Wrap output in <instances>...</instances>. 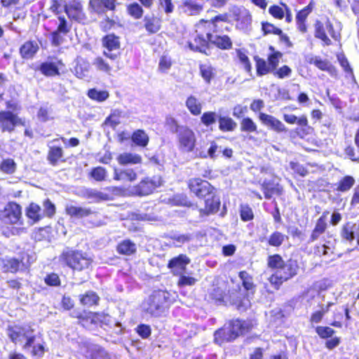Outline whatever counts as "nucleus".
I'll return each mask as SVG.
<instances>
[{
	"label": "nucleus",
	"mask_w": 359,
	"mask_h": 359,
	"mask_svg": "<svg viewBox=\"0 0 359 359\" xmlns=\"http://www.w3.org/2000/svg\"><path fill=\"white\" fill-rule=\"evenodd\" d=\"M91 176L96 181H102L107 176V171L102 167H97L91 171Z\"/></svg>",
	"instance_id": "61"
},
{
	"label": "nucleus",
	"mask_w": 359,
	"mask_h": 359,
	"mask_svg": "<svg viewBox=\"0 0 359 359\" xmlns=\"http://www.w3.org/2000/svg\"><path fill=\"white\" fill-rule=\"evenodd\" d=\"M236 338V334L228 325H225L224 327L215 332V341L219 345L225 341L234 340Z\"/></svg>",
	"instance_id": "21"
},
{
	"label": "nucleus",
	"mask_w": 359,
	"mask_h": 359,
	"mask_svg": "<svg viewBox=\"0 0 359 359\" xmlns=\"http://www.w3.org/2000/svg\"><path fill=\"white\" fill-rule=\"evenodd\" d=\"M228 325L229 326V327H231L232 332L236 334V338L240 334H242L245 330L244 322H242L238 319L231 320V322H229Z\"/></svg>",
	"instance_id": "50"
},
{
	"label": "nucleus",
	"mask_w": 359,
	"mask_h": 359,
	"mask_svg": "<svg viewBox=\"0 0 359 359\" xmlns=\"http://www.w3.org/2000/svg\"><path fill=\"white\" fill-rule=\"evenodd\" d=\"M188 46L190 50L196 52H200L208 55L209 47V41L207 39V34L204 35L201 34L198 30L194 32L189 39Z\"/></svg>",
	"instance_id": "11"
},
{
	"label": "nucleus",
	"mask_w": 359,
	"mask_h": 359,
	"mask_svg": "<svg viewBox=\"0 0 359 359\" xmlns=\"http://www.w3.org/2000/svg\"><path fill=\"white\" fill-rule=\"evenodd\" d=\"M0 220L6 224H22L21 206L15 202H9L0 210Z\"/></svg>",
	"instance_id": "5"
},
{
	"label": "nucleus",
	"mask_w": 359,
	"mask_h": 359,
	"mask_svg": "<svg viewBox=\"0 0 359 359\" xmlns=\"http://www.w3.org/2000/svg\"><path fill=\"white\" fill-rule=\"evenodd\" d=\"M298 269L297 261L289 259L283 266L276 269L269 280L276 289H278L283 282L297 275Z\"/></svg>",
	"instance_id": "3"
},
{
	"label": "nucleus",
	"mask_w": 359,
	"mask_h": 359,
	"mask_svg": "<svg viewBox=\"0 0 359 359\" xmlns=\"http://www.w3.org/2000/svg\"><path fill=\"white\" fill-rule=\"evenodd\" d=\"M256 123L249 117L244 118L241 123V130L244 132H257Z\"/></svg>",
	"instance_id": "53"
},
{
	"label": "nucleus",
	"mask_w": 359,
	"mask_h": 359,
	"mask_svg": "<svg viewBox=\"0 0 359 359\" xmlns=\"http://www.w3.org/2000/svg\"><path fill=\"white\" fill-rule=\"evenodd\" d=\"M39 46L36 41H29L25 42L20 49V53L23 58H32L37 52Z\"/></svg>",
	"instance_id": "31"
},
{
	"label": "nucleus",
	"mask_w": 359,
	"mask_h": 359,
	"mask_svg": "<svg viewBox=\"0 0 359 359\" xmlns=\"http://www.w3.org/2000/svg\"><path fill=\"white\" fill-rule=\"evenodd\" d=\"M65 10L68 17L72 20L80 22L85 18L82 5L79 1H69L65 6Z\"/></svg>",
	"instance_id": "18"
},
{
	"label": "nucleus",
	"mask_w": 359,
	"mask_h": 359,
	"mask_svg": "<svg viewBox=\"0 0 359 359\" xmlns=\"http://www.w3.org/2000/svg\"><path fill=\"white\" fill-rule=\"evenodd\" d=\"M185 104L192 115L198 116L201 114L202 104L195 96H189L186 100Z\"/></svg>",
	"instance_id": "32"
},
{
	"label": "nucleus",
	"mask_w": 359,
	"mask_h": 359,
	"mask_svg": "<svg viewBox=\"0 0 359 359\" xmlns=\"http://www.w3.org/2000/svg\"><path fill=\"white\" fill-rule=\"evenodd\" d=\"M117 252L124 255H131L136 252V245L130 240H124L117 245Z\"/></svg>",
	"instance_id": "36"
},
{
	"label": "nucleus",
	"mask_w": 359,
	"mask_h": 359,
	"mask_svg": "<svg viewBox=\"0 0 359 359\" xmlns=\"http://www.w3.org/2000/svg\"><path fill=\"white\" fill-rule=\"evenodd\" d=\"M315 36L316 37L321 39L325 45H330L331 43V40L327 36L325 27L320 22H317L316 23Z\"/></svg>",
	"instance_id": "47"
},
{
	"label": "nucleus",
	"mask_w": 359,
	"mask_h": 359,
	"mask_svg": "<svg viewBox=\"0 0 359 359\" xmlns=\"http://www.w3.org/2000/svg\"><path fill=\"white\" fill-rule=\"evenodd\" d=\"M165 123L170 132L176 134L178 133V130L181 127V126L177 123L175 118L172 116L166 117Z\"/></svg>",
	"instance_id": "62"
},
{
	"label": "nucleus",
	"mask_w": 359,
	"mask_h": 359,
	"mask_svg": "<svg viewBox=\"0 0 359 359\" xmlns=\"http://www.w3.org/2000/svg\"><path fill=\"white\" fill-rule=\"evenodd\" d=\"M340 234L342 239L349 243L356 238L357 244L359 245V224L353 222L345 223L341 228Z\"/></svg>",
	"instance_id": "16"
},
{
	"label": "nucleus",
	"mask_w": 359,
	"mask_h": 359,
	"mask_svg": "<svg viewBox=\"0 0 359 359\" xmlns=\"http://www.w3.org/2000/svg\"><path fill=\"white\" fill-rule=\"evenodd\" d=\"M39 70L43 74L47 76H52L59 74V70L56 65L53 62H43L39 67Z\"/></svg>",
	"instance_id": "40"
},
{
	"label": "nucleus",
	"mask_w": 359,
	"mask_h": 359,
	"mask_svg": "<svg viewBox=\"0 0 359 359\" xmlns=\"http://www.w3.org/2000/svg\"><path fill=\"white\" fill-rule=\"evenodd\" d=\"M4 269L6 272L15 273L21 265V262L15 258H7L4 259Z\"/></svg>",
	"instance_id": "41"
},
{
	"label": "nucleus",
	"mask_w": 359,
	"mask_h": 359,
	"mask_svg": "<svg viewBox=\"0 0 359 359\" xmlns=\"http://www.w3.org/2000/svg\"><path fill=\"white\" fill-rule=\"evenodd\" d=\"M144 27L149 34H155L161 29V20L152 15H146L144 18Z\"/></svg>",
	"instance_id": "30"
},
{
	"label": "nucleus",
	"mask_w": 359,
	"mask_h": 359,
	"mask_svg": "<svg viewBox=\"0 0 359 359\" xmlns=\"http://www.w3.org/2000/svg\"><path fill=\"white\" fill-rule=\"evenodd\" d=\"M114 179L118 181L133 182L137 179V174L132 168H115Z\"/></svg>",
	"instance_id": "25"
},
{
	"label": "nucleus",
	"mask_w": 359,
	"mask_h": 359,
	"mask_svg": "<svg viewBox=\"0 0 359 359\" xmlns=\"http://www.w3.org/2000/svg\"><path fill=\"white\" fill-rule=\"evenodd\" d=\"M262 190L264 192V197L266 199H271L273 194L280 195L282 194V188L273 182L264 180L262 184Z\"/></svg>",
	"instance_id": "26"
},
{
	"label": "nucleus",
	"mask_w": 359,
	"mask_h": 359,
	"mask_svg": "<svg viewBox=\"0 0 359 359\" xmlns=\"http://www.w3.org/2000/svg\"><path fill=\"white\" fill-rule=\"evenodd\" d=\"M287 236L281 232L275 231L269 236L268 243L273 247H279L283 244Z\"/></svg>",
	"instance_id": "46"
},
{
	"label": "nucleus",
	"mask_w": 359,
	"mask_h": 359,
	"mask_svg": "<svg viewBox=\"0 0 359 359\" xmlns=\"http://www.w3.org/2000/svg\"><path fill=\"white\" fill-rule=\"evenodd\" d=\"M118 191L117 187H109L104 188L103 191H98L94 189H86L83 191V196L93 202H100L102 201H109L113 199V196Z\"/></svg>",
	"instance_id": "8"
},
{
	"label": "nucleus",
	"mask_w": 359,
	"mask_h": 359,
	"mask_svg": "<svg viewBox=\"0 0 359 359\" xmlns=\"http://www.w3.org/2000/svg\"><path fill=\"white\" fill-rule=\"evenodd\" d=\"M122 117V111L118 109H114L111 111L109 116L104 121V125L115 128L118 124L121 123V118Z\"/></svg>",
	"instance_id": "39"
},
{
	"label": "nucleus",
	"mask_w": 359,
	"mask_h": 359,
	"mask_svg": "<svg viewBox=\"0 0 359 359\" xmlns=\"http://www.w3.org/2000/svg\"><path fill=\"white\" fill-rule=\"evenodd\" d=\"M285 263V262L279 255H273L269 256L268 258V266L273 270V272L283 266Z\"/></svg>",
	"instance_id": "54"
},
{
	"label": "nucleus",
	"mask_w": 359,
	"mask_h": 359,
	"mask_svg": "<svg viewBox=\"0 0 359 359\" xmlns=\"http://www.w3.org/2000/svg\"><path fill=\"white\" fill-rule=\"evenodd\" d=\"M236 16V27L242 30H247L250 25H251L252 18L250 12L243 8H238L234 13Z\"/></svg>",
	"instance_id": "20"
},
{
	"label": "nucleus",
	"mask_w": 359,
	"mask_h": 359,
	"mask_svg": "<svg viewBox=\"0 0 359 359\" xmlns=\"http://www.w3.org/2000/svg\"><path fill=\"white\" fill-rule=\"evenodd\" d=\"M189 187L198 198L212 195L214 191V187L208 181L199 178L189 180Z\"/></svg>",
	"instance_id": "10"
},
{
	"label": "nucleus",
	"mask_w": 359,
	"mask_h": 359,
	"mask_svg": "<svg viewBox=\"0 0 359 359\" xmlns=\"http://www.w3.org/2000/svg\"><path fill=\"white\" fill-rule=\"evenodd\" d=\"M93 67L98 72L111 75L114 67L116 71L120 69L118 62L116 61L108 62L106 59L101 56L96 57L92 62Z\"/></svg>",
	"instance_id": "17"
},
{
	"label": "nucleus",
	"mask_w": 359,
	"mask_h": 359,
	"mask_svg": "<svg viewBox=\"0 0 359 359\" xmlns=\"http://www.w3.org/2000/svg\"><path fill=\"white\" fill-rule=\"evenodd\" d=\"M189 263L190 259L186 255L181 254L171 259L168 266L175 274H180L186 269L187 265Z\"/></svg>",
	"instance_id": "19"
},
{
	"label": "nucleus",
	"mask_w": 359,
	"mask_h": 359,
	"mask_svg": "<svg viewBox=\"0 0 359 359\" xmlns=\"http://www.w3.org/2000/svg\"><path fill=\"white\" fill-rule=\"evenodd\" d=\"M117 161L120 165L139 164L142 163L140 155L130 152H123L117 156Z\"/></svg>",
	"instance_id": "27"
},
{
	"label": "nucleus",
	"mask_w": 359,
	"mask_h": 359,
	"mask_svg": "<svg viewBox=\"0 0 359 359\" xmlns=\"http://www.w3.org/2000/svg\"><path fill=\"white\" fill-rule=\"evenodd\" d=\"M306 60L309 64L314 65L316 67L323 71H329L331 68V64L327 60H323L319 56L308 55Z\"/></svg>",
	"instance_id": "33"
},
{
	"label": "nucleus",
	"mask_w": 359,
	"mask_h": 359,
	"mask_svg": "<svg viewBox=\"0 0 359 359\" xmlns=\"http://www.w3.org/2000/svg\"><path fill=\"white\" fill-rule=\"evenodd\" d=\"M25 214L33 223H36L44 217V212H42L41 208L34 203H31L26 208Z\"/></svg>",
	"instance_id": "24"
},
{
	"label": "nucleus",
	"mask_w": 359,
	"mask_h": 359,
	"mask_svg": "<svg viewBox=\"0 0 359 359\" xmlns=\"http://www.w3.org/2000/svg\"><path fill=\"white\" fill-rule=\"evenodd\" d=\"M255 60L256 62L257 74L258 76H262L267 74L269 72H273V70L271 69V67L269 64H267L265 60L262 59L258 56H255Z\"/></svg>",
	"instance_id": "38"
},
{
	"label": "nucleus",
	"mask_w": 359,
	"mask_h": 359,
	"mask_svg": "<svg viewBox=\"0 0 359 359\" xmlns=\"http://www.w3.org/2000/svg\"><path fill=\"white\" fill-rule=\"evenodd\" d=\"M161 180L159 177L145 178L142 180L136 187H135V193L140 196H147L153 192V191L160 187Z\"/></svg>",
	"instance_id": "13"
},
{
	"label": "nucleus",
	"mask_w": 359,
	"mask_h": 359,
	"mask_svg": "<svg viewBox=\"0 0 359 359\" xmlns=\"http://www.w3.org/2000/svg\"><path fill=\"white\" fill-rule=\"evenodd\" d=\"M103 46L107 49L104 50L103 55L106 58L111 61H116L119 58L120 42L118 37L114 34L107 35L102 40Z\"/></svg>",
	"instance_id": "7"
},
{
	"label": "nucleus",
	"mask_w": 359,
	"mask_h": 359,
	"mask_svg": "<svg viewBox=\"0 0 359 359\" xmlns=\"http://www.w3.org/2000/svg\"><path fill=\"white\" fill-rule=\"evenodd\" d=\"M21 123V119L11 111H0V130L1 133H12Z\"/></svg>",
	"instance_id": "9"
},
{
	"label": "nucleus",
	"mask_w": 359,
	"mask_h": 359,
	"mask_svg": "<svg viewBox=\"0 0 359 359\" xmlns=\"http://www.w3.org/2000/svg\"><path fill=\"white\" fill-rule=\"evenodd\" d=\"M210 196L211 198L205 200V208L200 210L201 215H208L217 212L219 210L220 205L219 200L215 198L213 194Z\"/></svg>",
	"instance_id": "29"
},
{
	"label": "nucleus",
	"mask_w": 359,
	"mask_h": 359,
	"mask_svg": "<svg viewBox=\"0 0 359 359\" xmlns=\"http://www.w3.org/2000/svg\"><path fill=\"white\" fill-rule=\"evenodd\" d=\"M327 213V212H323L322 216L317 220L314 229L311 234L309 243H312L316 241L326 230V215Z\"/></svg>",
	"instance_id": "23"
},
{
	"label": "nucleus",
	"mask_w": 359,
	"mask_h": 359,
	"mask_svg": "<svg viewBox=\"0 0 359 359\" xmlns=\"http://www.w3.org/2000/svg\"><path fill=\"white\" fill-rule=\"evenodd\" d=\"M178 140L179 149L184 152H191L196 146V135L194 132L187 126H181L176 134Z\"/></svg>",
	"instance_id": "6"
},
{
	"label": "nucleus",
	"mask_w": 359,
	"mask_h": 359,
	"mask_svg": "<svg viewBox=\"0 0 359 359\" xmlns=\"http://www.w3.org/2000/svg\"><path fill=\"white\" fill-rule=\"evenodd\" d=\"M81 353L87 359H109L108 353L97 344H84L81 347Z\"/></svg>",
	"instance_id": "12"
},
{
	"label": "nucleus",
	"mask_w": 359,
	"mask_h": 359,
	"mask_svg": "<svg viewBox=\"0 0 359 359\" xmlns=\"http://www.w3.org/2000/svg\"><path fill=\"white\" fill-rule=\"evenodd\" d=\"M90 70V64L83 60L79 59L76 62V65L74 68V72L78 78L86 77Z\"/></svg>",
	"instance_id": "34"
},
{
	"label": "nucleus",
	"mask_w": 359,
	"mask_h": 359,
	"mask_svg": "<svg viewBox=\"0 0 359 359\" xmlns=\"http://www.w3.org/2000/svg\"><path fill=\"white\" fill-rule=\"evenodd\" d=\"M239 278L242 280L243 287L246 290H251L254 288L255 285L252 282V278L248 273L245 271L239 273Z\"/></svg>",
	"instance_id": "56"
},
{
	"label": "nucleus",
	"mask_w": 359,
	"mask_h": 359,
	"mask_svg": "<svg viewBox=\"0 0 359 359\" xmlns=\"http://www.w3.org/2000/svg\"><path fill=\"white\" fill-rule=\"evenodd\" d=\"M100 298L97 294L93 291H88L81 297V303L83 305L90 306L98 303Z\"/></svg>",
	"instance_id": "44"
},
{
	"label": "nucleus",
	"mask_w": 359,
	"mask_h": 359,
	"mask_svg": "<svg viewBox=\"0 0 359 359\" xmlns=\"http://www.w3.org/2000/svg\"><path fill=\"white\" fill-rule=\"evenodd\" d=\"M90 6L97 13H104L107 9L104 0H90Z\"/></svg>",
	"instance_id": "63"
},
{
	"label": "nucleus",
	"mask_w": 359,
	"mask_h": 359,
	"mask_svg": "<svg viewBox=\"0 0 359 359\" xmlns=\"http://www.w3.org/2000/svg\"><path fill=\"white\" fill-rule=\"evenodd\" d=\"M240 216L243 222H248L254 218V213L250 205L242 204L240 206Z\"/></svg>",
	"instance_id": "51"
},
{
	"label": "nucleus",
	"mask_w": 359,
	"mask_h": 359,
	"mask_svg": "<svg viewBox=\"0 0 359 359\" xmlns=\"http://www.w3.org/2000/svg\"><path fill=\"white\" fill-rule=\"evenodd\" d=\"M43 207L42 212H44V217H52L55 215V206L49 199L43 201Z\"/></svg>",
	"instance_id": "58"
},
{
	"label": "nucleus",
	"mask_w": 359,
	"mask_h": 359,
	"mask_svg": "<svg viewBox=\"0 0 359 359\" xmlns=\"http://www.w3.org/2000/svg\"><path fill=\"white\" fill-rule=\"evenodd\" d=\"M60 260L71 269L77 271L88 269L92 263V259L86 253L69 249L63 251Z\"/></svg>",
	"instance_id": "2"
},
{
	"label": "nucleus",
	"mask_w": 359,
	"mask_h": 359,
	"mask_svg": "<svg viewBox=\"0 0 359 359\" xmlns=\"http://www.w3.org/2000/svg\"><path fill=\"white\" fill-rule=\"evenodd\" d=\"M262 30L264 32V34H274L277 35L281 36L282 39H284L285 41H288L289 39L287 36H283L282 30L279 28L274 27L273 25L268 22L262 23Z\"/></svg>",
	"instance_id": "49"
},
{
	"label": "nucleus",
	"mask_w": 359,
	"mask_h": 359,
	"mask_svg": "<svg viewBox=\"0 0 359 359\" xmlns=\"http://www.w3.org/2000/svg\"><path fill=\"white\" fill-rule=\"evenodd\" d=\"M259 119L263 125L277 133H286L287 131L285 126L273 116L260 112Z\"/></svg>",
	"instance_id": "14"
},
{
	"label": "nucleus",
	"mask_w": 359,
	"mask_h": 359,
	"mask_svg": "<svg viewBox=\"0 0 359 359\" xmlns=\"http://www.w3.org/2000/svg\"><path fill=\"white\" fill-rule=\"evenodd\" d=\"M207 39L209 44L212 43L222 49H229L231 48L232 43L228 36H218L207 33Z\"/></svg>",
	"instance_id": "22"
},
{
	"label": "nucleus",
	"mask_w": 359,
	"mask_h": 359,
	"mask_svg": "<svg viewBox=\"0 0 359 359\" xmlns=\"http://www.w3.org/2000/svg\"><path fill=\"white\" fill-rule=\"evenodd\" d=\"M16 163L12 158L3 159L0 163V170L6 174H13L16 170Z\"/></svg>",
	"instance_id": "42"
},
{
	"label": "nucleus",
	"mask_w": 359,
	"mask_h": 359,
	"mask_svg": "<svg viewBox=\"0 0 359 359\" xmlns=\"http://www.w3.org/2000/svg\"><path fill=\"white\" fill-rule=\"evenodd\" d=\"M355 182L352 176L346 175L334 184L335 189L339 192H347L353 187Z\"/></svg>",
	"instance_id": "35"
},
{
	"label": "nucleus",
	"mask_w": 359,
	"mask_h": 359,
	"mask_svg": "<svg viewBox=\"0 0 359 359\" xmlns=\"http://www.w3.org/2000/svg\"><path fill=\"white\" fill-rule=\"evenodd\" d=\"M131 139L133 143L142 147H145L149 140L148 135L143 130H137L133 132Z\"/></svg>",
	"instance_id": "37"
},
{
	"label": "nucleus",
	"mask_w": 359,
	"mask_h": 359,
	"mask_svg": "<svg viewBox=\"0 0 359 359\" xmlns=\"http://www.w3.org/2000/svg\"><path fill=\"white\" fill-rule=\"evenodd\" d=\"M236 126V123L229 117L220 116L219 118V128L222 131H232Z\"/></svg>",
	"instance_id": "43"
},
{
	"label": "nucleus",
	"mask_w": 359,
	"mask_h": 359,
	"mask_svg": "<svg viewBox=\"0 0 359 359\" xmlns=\"http://www.w3.org/2000/svg\"><path fill=\"white\" fill-rule=\"evenodd\" d=\"M180 12L187 15H198L203 10L202 0H183L179 6Z\"/></svg>",
	"instance_id": "15"
},
{
	"label": "nucleus",
	"mask_w": 359,
	"mask_h": 359,
	"mask_svg": "<svg viewBox=\"0 0 359 359\" xmlns=\"http://www.w3.org/2000/svg\"><path fill=\"white\" fill-rule=\"evenodd\" d=\"M200 72L203 79L207 83H210L214 74L212 67L210 65H201L200 66Z\"/></svg>",
	"instance_id": "57"
},
{
	"label": "nucleus",
	"mask_w": 359,
	"mask_h": 359,
	"mask_svg": "<svg viewBox=\"0 0 359 359\" xmlns=\"http://www.w3.org/2000/svg\"><path fill=\"white\" fill-rule=\"evenodd\" d=\"M33 330L27 326H10L8 327L7 334L11 341L15 344L21 343L24 339L27 341L24 345V348L27 349L32 347L35 337L32 336Z\"/></svg>",
	"instance_id": "4"
},
{
	"label": "nucleus",
	"mask_w": 359,
	"mask_h": 359,
	"mask_svg": "<svg viewBox=\"0 0 359 359\" xmlns=\"http://www.w3.org/2000/svg\"><path fill=\"white\" fill-rule=\"evenodd\" d=\"M66 212L71 217L77 218L86 217L91 214L95 213L88 208L76 207L74 205H68L66 207Z\"/></svg>",
	"instance_id": "28"
},
{
	"label": "nucleus",
	"mask_w": 359,
	"mask_h": 359,
	"mask_svg": "<svg viewBox=\"0 0 359 359\" xmlns=\"http://www.w3.org/2000/svg\"><path fill=\"white\" fill-rule=\"evenodd\" d=\"M172 302L171 294L168 292L156 290L143 302L142 308L144 312L151 316L158 317L164 313Z\"/></svg>",
	"instance_id": "1"
},
{
	"label": "nucleus",
	"mask_w": 359,
	"mask_h": 359,
	"mask_svg": "<svg viewBox=\"0 0 359 359\" xmlns=\"http://www.w3.org/2000/svg\"><path fill=\"white\" fill-rule=\"evenodd\" d=\"M292 73V69L287 65H284L277 70H274L273 74L279 79L289 77Z\"/></svg>",
	"instance_id": "64"
},
{
	"label": "nucleus",
	"mask_w": 359,
	"mask_h": 359,
	"mask_svg": "<svg viewBox=\"0 0 359 359\" xmlns=\"http://www.w3.org/2000/svg\"><path fill=\"white\" fill-rule=\"evenodd\" d=\"M88 97L97 102H103L109 97V93L107 90H97L95 88L90 89L88 92Z\"/></svg>",
	"instance_id": "48"
},
{
	"label": "nucleus",
	"mask_w": 359,
	"mask_h": 359,
	"mask_svg": "<svg viewBox=\"0 0 359 359\" xmlns=\"http://www.w3.org/2000/svg\"><path fill=\"white\" fill-rule=\"evenodd\" d=\"M209 296L216 302H222L224 296V290L221 286L213 285L209 290Z\"/></svg>",
	"instance_id": "52"
},
{
	"label": "nucleus",
	"mask_w": 359,
	"mask_h": 359,
	"mask_svg": "<svg viewBox=\"0 0 359 359\" xmlns=\"http://www.w3.org/2000/svg\"><path fill=\"white\" fill-rule=\"evenodd\" d=\"M63 151L60 147H50L48 154V160L52 165H57L59 159L62 157Z\"/></svg>",
	"instance_id": "45"
},
{
	"label": "nucleus",
	"mask_w": 359,
	"mask_h": 359,
	"mask_svg": "<svg viewBox=\"0 0 359 359\" xmlns=\"http://www.w3.org/2000/svg\"><path fill=\"white\" fill-rule=\"evenodd\" d=\"M282 57V53L279 51L274 52L268 56L269 65L273 71L278 65L279 60Z\"/></svg>",
	"instance_id": "60"
},
{
	"label": "nucleus",
	"mask_w": 359,
	"mask_h": 359,
	"mask_svg": "<svg viewBox=\"0 0 359 359\" xmlns=\"http://www.w3.org/2000/svg\"><path fill=\"white\" fill-rule=\"evenodd\" d=\"M217 114L213 111L205 112L201 117V122L206 126H209L216 122Z\"/></svg>",
	"instance_id": "59"
},
{
	"label": "nucleus",
	"mask_w": 359,
	"mask_h": 359,
	"mask_svg": "<svg viewBox=\"0 0 359 359\" xmlns=\"http://www.w3.org/2000/svg\"><path fill=\"white\" fill-rule=\"evenodd\" d=\"M128 13L135 19H140L143 15V9L137 3H133L128 6Z\"/></svg>",
	"instance_id": "55"
}]
</instances>
